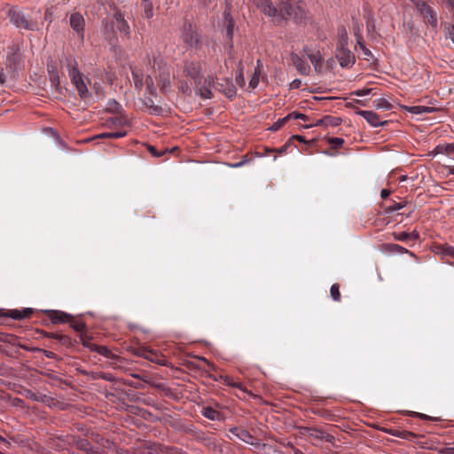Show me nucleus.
Instances as JSON below:
<instances>
[{
	"instance_id": "nucleus-1",
	"label": "nucleus",
	"mask_w": 454,
	"mask_h": 454,
	"mask_svg": "<svg viewBox=\"0 0 454 454\" xmlns=\"http://www.w3.org/2000/svg\"><path fill=\"white\" fill-rule=\"evenodd\" d=\"M255 6L266 16L271 17L275 21H283L293 19L301 21L305 18L304 4L293 0H254Z\"/></svg>"
},
{
	"instance_id": "nucleus-2",
	"label": "nucleus",
	"mask_w": 454,
	"mask_h": 454,
	"mask_svg": "<svg viewBox=\"0 0 454 454\" xmlns=\"http://www.w3.org/2000/svg\"><path fill=\"white\" fill-rule=\"evenodd\" d=\"M76 61L69 59L67 63L68 75L71 82L75 86L82 99H87L90 96L83 77L76 67Z\"/></svg>"
},
{
	"instance_id": "nucleus-3",
	"label": "nucleus",
	"mask_w": 454,
	"mask_h": 454,
	"mask_svg": "<svg viewBox=\"0 0 454 454\" xmlns=\"http://www.w3.org/2000/svg\"><path fill=\"white\" fill-rule=\"evenodd\" d=\"M181 38L190 48H200L201 45L200 35L193 28L192 24L184 25Z\"/></svg>"
},
{
	"instance_id": "nucleus-4",
	"label": "nucleus",
	"mask_w": 454,
	"mask_h": 454,
	"mask_svg": "<svg viewBox=\"0 0 454 454\" xmlns=\"http://www.w3.org/2000/svg\"><path fill=\"white\" fill-rule=\"evenodd\" d=\"M11 22L17 27L33 30L35 24L29 20L20 11L12 8L8 12Z\"/></svg>"
},
{
	"instance_id": "nucleus-5",
	"label": "nucleus",
	"mask_w": 454,
	"mask_h": 454,
	"mask_svg": "<svg viewBox=\"0 0 454 454\" xmlns=\"http://www.w3.org/2000/svg\"><path fill=\"white\" fill-rule=\"evenodd\" d=\"M413 3L423 17L424 21L435 27L437 26V18L433 9L426 2L421 0H415Z\"/></svg>"
},
{
	"instance_id": "nucleus-6",
	"label": "nucleus",
	"mask_w": 454,
	"mask_h": 454,
	"mask_svg": "<svg viewBox=\"0 0 454 454\" xmlns=\"http://www.w3.org/2000/svg\"><path fill=\"white\" fill-rule=\"evenodd\" d=\"M301 434L304 436H308L315 440L325 441L326 442H333L334 441V437L332 434L316 427H301Z\"/></svg>"
},
{
	"instance_id": "nucleus-7",
	"label": "nucleus",
	"mask_w": 454,
	"mask_h": 454,
	"mask_svg": "<svg viewBox=\"0 0 454 454\" xmlns=\"http://www.w3.org/2000/svg\"><path fill=\"white\" fill-rule=\"evenodd\" d=\"M43 313L49 317L53 325L70 322L74 319V317L71 314L60 310L47 309L44 310Z\"/></svg>"
},
{
	"instance_id": "nucleus-8",
	"label": "nucleus",
	"mask_w": 454,
	"mask_h": 454,
	"mask_svg": "<svg viewBox=\"0 0 454 454\" xmlns=\"http://www.w3.org/2000/svg\"><path fill=\"white\" fill-rule=\"evenodd\" d=\"M336 58L342 67L353 66L356 61L355 56L348 48H336Z\"/></svg>"
},
{
	"instance_id": "nucleus-9",
	"label": "nucleus",
	"mask_w": 454,
	"mask_h": 454,
	"mask_svg": "<svg viewBox=\"0 0 454 454\" xmlns=\"http://www.w3.org/2000/svg\"><path fill=\"white\" fill-rule=\"evenodd\" d=\"M33 313V309L30 308H25L23 309H8L4 313L0 314V317H8L14 320H21L29 317Z\"/></svg>"
},
{
	"instance_id": "nucleus-10",
	"label": "nucleus",
	"mask_w": 454,
	"mask_h": 454,
	"mask_svg": "<svg viewBox=\"0 0 454 454\" xmlns=\"http://www.w3.org/2000/svg\"><path fill=\"white\" fill-rule=\"evenodd\" d=\"M356 114L363 116L373 127L383 126L387 123V121H381L380 116L372 111L359 110Z\"/></svg>"
},
{
	"instance_id": "nucleus-11",
	"label": "nucleus",
	"mask_w": 454,
	"mask_h": 454,
	"mask_svg": "<svg viewBox=\"0 0 454 454\" xmlns=\"http://www.w3.org/2000/svg\"><path fill=\"white\" fill-rule=\"evenodd\" d=\"M114 18L115 20L117 29L120 33L129 36L130 34V29L128 22L124 19V14L118 9L114 11Z\"/></svg>"
},
{
	"instance_id": "nucleus-12",
	"label": "nucleus",
	"mask_w": 454,
	"mask_h": 454,
	"mask_svg": "<svg viewBox=\"0 0 454 454\" xmlns=\"http://www.w3.org/2000/svg\"><path fill=\"white\" fill-rule=\"evenodd\" d=\"M148 454H184L182 450L172 447L166 446L162 444H154L149 450Z\"/></svg>"
},
{
	"instance_id": "nucleus-13",
	"label": "nucleus",
	"mask_w": 454,
	"mask_h": 454,
	"mask_svg": "<svg viewBox=\"0 0 454 454\" xmlns=\"http://www.w3.org/2000/svg\"><path fill=\"white\" fill-rule=\"evenodd\" d=\"M184 73L198 82L200 79V64L199 62H186L184 65Z\"/></svg>"
},
{
	"instance_id": "nucleus-14",
	"label": "nucleus",
	"mask_w": 454,
	"mask_h": 454,
	"mask_svg": "<svg viewBox=\"0 0 454 454\" xmlns=\"http://www.w3.org/2000/svg\"><path fill=\"white\" fill-rule=\"evenodd\" d=\"M215 78L212 75H208L205 78L204 85L198 89L197 93L205 99L212 98V92L210 87L215 83Z\"/></svg>"
},
{
	"instance_id": "nucleus-15",
	"label": "nucleus",
	"mask_w": 454,
	"mask_h": 454,
	"mask_svg": "<svg viewBox=\"0 0 454 454\" xmlns=\"http://www.w3.org/2000/svg\"><path fill=\"white\" fill-rule=\"evenodd\" d=\"M85 21L78 12H74L70 16V26L78 34L83 35Z\"/></svg>"
},
{
	"instance_id": "nucleus-16",
	"label": "nucleus",
	"mask_w": 454,
	"mask_h": 454,
	"mask_svg": "<svg viewBox=\"0 0 454 454\" xmlns=\"http://www.w3.org/2000/svg\"><path fill=\"white\" fill-rule=\"evenodd\" d=\"M230 432L244 442L253 444L254 436L247 430L235 427H231Z\"/></svg>"
},
{
	"instance_id": "nucleus-17",
	"label": "nucleus",
	"mask_w": 454,
	"mask_h": 454,
	"mask_svg": "<svg viewBox=\"0 0 454 454\" xmlns=\"http://www.w3.org/2000/svg\"><path fill=\"white\" fill-rule=\"evenodd\" d=\"M294 65L295 66L297 71L302 75H308L310 72V67L307 64V62L300 58L298 55H293L292 57Z\"/></svg>"
},
{
	"instance_id": "nucleus-18",
	"label": "nucleus",
	"mask_w": 454,
	"mask_h": 454,
	"mask_svg": "<svg viewBox=\"0 0 454 454\" xmlns=\"http://www.w3.org/2000/svg\"><path fill=\"white\" fill-rule=\"evenodd\" d=\"M382 249L384 252L394 253V254H409L411 256H415V254L406 249L405 247L394 243H387L382 246Z\"/></svg>"
},
{
	"instance_id": "nucleus-19",
	"label": "nucleus",
	"mask_w": 454,
	"mask_h": 454,
	"mask_svg": "<svg viewBox=\"0 0 454 454\" xmlns=\"http://www.w3.org/2000/svg\"><path fill=\"white\" fill-rule=\"evenodd\" d=\"M141 356L143 357H145V359H147L151 362L156 363L158 364H162V365L166 364L164 356L162 355L159 354L158 352H153L152 350H144L142 352Z\"/></svg>"
},
{
	"instance_id": "nucleus-20",
	"label": "nucleus",
	"mask_w": 454,
	"mask_h": 454,
	"mask_svg": "<svg viewBox=\"0 0 454 454\" xmlns=\"http://www.w3.org/2000/svg\"><path fill=\"white\" fill-rule=\"evenodd\" d=\"M201 414L210 420H220L222 419L221 413L210 406L204 407L201 411Z\"/></svg>"
},
{
	"instance_id": "nucleus-21",
	"label": "nucleus",
	"mask_w": 454,
	"mask_h": 454,
	"mask_svg": "<svg viewBox=\"0 0 454 454\" xmlns=\"http://www.w3.org/2000/svg\"><path fill=\"white\" fill-rule=\"evenodd\" d=\"M348 36L347 29L344 27L338 28L337 48H348Z\"/></svg>"
},
{
	"instance_id": "nucleus-22",
	"label": "nucleus",
	"mask_w": 454,
	"mask_h": 454,
	"mask_svg": "<svg viewBox=\"0 0 454 454\" xmlns=\"http://www.w3.org/2000/svg\"><path fill=\"white\" fill-rule=\"evenodd\" d=\"M341 123V119L340 117L333 116H325L323 119H320L315 124L316 126L325 125V126H332L336 127Z\"/></svg>"
},
{
	"instance_id": "nucleus-23",
	"label": "nucleus",
	"mask_w": 454,
	"mask_h": 454,
	"mask_svg": "<svg viewBox=\"0 0 454 454\" xmlns=\"http://www.w3.org/2000/svg\"><path fill=\"white\" fill-rule=\"evenodd\" d=\"M256 64L257 65H256V67L254 68V74L249 82V86L252 89H255L257 87V85L259 83V78L261 75L262 68V64L260 59L257 60Z\"/></svg>"
},
{
	"instance_id": "nucleus-24",
	"label": "nucleus",
	"mask_w": 454,
	"mask_h": 454,
	"mask_svg": "<svg viewBox=\"0 0 454 454\" xmlns=\"http://www.w3.org/2000/svg\"><path fill=\"white\" fill-rule=\"evenodd\" d=\"M154 97L145 96V105L148 108L149 114H159L161 113V107L154 104Z\"/></svg>"
},
{
	"instance_id": "nucleus-25",
	"label": "nucleus",
	"mask_w": 454,
	"mask_h": 454,
	"mask_svg": "<svg viewBox=\"0 0 454 454\" xmlns=\"http://www.w3.org/2000/svg\"><path fill=\"white\" fill-rule=\"evenodd\" d=\"M20 60V54L12 48V53H8L7 55V66L10 68H16Z\"/></svg>"
},
{
	"instance_id": "nucleus-26",
	"label": "nucleus",
	"mask_w": 454,
	"mask_h": 454,
	"mask_svg": "<svg viewBox=\"0 0 454 454\" xmlns=\"http://www.w3.org/2000/svg\"><path fill=\"white\" fill-rule=\"evenodd\" d=\"M308 57L310 60V62L312 63V65L314 66V68L317 72H320L321 71V68H322V63H323V58L321 57V55L319 54V52L317 53H309L308 54Z\"/></svg>"
},
{
	"instance_id": "nucleus-27",
	"label": "nucleus",
	"mask_w": 454,
	"mask_h": 454,
	"mask_svg": "<svg viewBox=\"0 0 454 454\" xmlns=\"http://www.w3.org/2000/svg\"><path fill=\"white\" fill-rule=\"evenodd\" d=\"M203 444L207 447L208 450L214 451L215 454L221 452V448L213 436H209L208 439H203Z\"/></svg>"
},
{
	"instance_id": "nucleus-28",
	"label": "nucleus",
	"mask_w": 454,
	"mask_h": 454,
	"mask_svg": "<svg viewBox=\"0 0 454 454\" xmlns=\"http://www.w3.org/2000/svg\"><path fill=\"white\" fill-rule=\"evenodd\" d=\"M143 16L151 19L153 16V5L150 0H142Z\"/></svg>"
},
{
	"instance_id": "nucleus-29",
	"label": "nucleus",
	"mask_w": 454,
	"mask_h": 454,
	"mask_svg": "<svg viewBox=\"0 0 454 454\" xmlns=\"http://www.w3.org/2000/svg\"><path fill=\"white\" fill-rule=\"evenodd\" d=\"M408 111L414 114H422L426 113H432L434 111V108L424 106H414L408 107Z\"/></svg>"
},
{
	"instance_id": "nucleus-30",
	"label": "nucleus",
	"mask_w": 454,
	"mask_h": 454,
	"mask_svg": "<svg viewBox=\"0 0 454 454\" xmlns=\"http://www.w3.org/2000/svg\"><path fill=\"white\" fill-rule=\"evenodd\" d=\"M437 253L444 256L454 258V247L449 245H441L437 247Z\"/></svg>"
},
{
	"instance_id": "nucleus-31",
	"label": "nucleus",
	"mask_w": 454,
	"mask_h": 454,
	"mask_svg": "<svg viewBox=\"0 0 454 454\" xmlns=\"http://www.w3.org/2000/svg\"><path fill=\"white\" fill-rule=\"evenodd\" d=\"M94 348V352H97L107 358H115V355L112 353V351L106 346L96 345V347H92Z\"/></svg>"
},
{
	"instance_id": "nucleus-32",
	"label": "nucleus",
	"mask_w": 454,
	"mask_h": 454,
	"mask_svg": "<svg viewBox=\"0 0 454 454\" xmlns=\"http://www.w3.org/2000/svg\"><path fill=\"white\" fill-rule=\"evenodd\" d=\"M92 337L88 335L86 333L80 334V340L83 347L89 348L90 351H93L94 348L92 347H96L97 344L91 342Z\"/></svg>"
},
{
	"instance_id": "nucleus-33",
	"label": "nucleus",
	"mask_w": 454,
	"mask_h": 454,
	"mask_svg": "<svg viewBox=\"0 0 454 454\" xmlns=\"http://www.w3.org/2000/svg\"><path fill=\"white\" fill-rule=\"evenodd\" d=\"M127 135V131H117V132H105L98 136V138H113L117 139L123 137Z\"/></svg>"
},
{
	"instance_id": "nucleus-34",
	"label": "nucleus",
	"mask_w": 454,
	"mask_h": 454,
	"mask_svg": "<svg viewBox=\"0 0 454 454\" xmlns=\"http://www.w3.org/2000/svg\"><path fill=\"white\" fill-rule=\"evenodd\" d=\"M389 433L394 436H398L403 439L411 440L416 437V434L406 430L398 431V430H390Z\"/></svg>"
},
{
	"instance_id": "nucleus-35",
	"label": "nucleus",
	"mask_w": 454,
	"mask_h": 454,
	"mask_svg": "<svg viewBox=\"0 0 454 454\" xmlns=\"http://www.w3.org/2000/svg\"><path fill=\"white\" fill-rule=\"evenodd\" d=\"M70 326L80 334L84 333L86 331V324L82 321H73V319L69 322Z\"/></svg>"
},
{
	"instance_id": "nucleus-36",
	"label": "nucleus",
	"mask_w": 454,
	"mask_h": 454,
	"mask_svg": "<svg viewBox=\"0 0 454 454\" xmlns=\"http://www.w3.org/2000/svg\"><path fill=\"white\" fill-rule=\"evenodd\" d=\"M444 35L446 39H450L454 43V25L450 23H445Z\"/></svg>"
},
{
	"instance_id": "nucleus-37",
	"label": "nucleus",
	"mask_w": 454,
	"mask_h": 454,
	"mask_svg": "<svg viewBox=\"0 0 454 454\" xmlns=\"http://www.w3.org/2000/svg\"><path fill=\"white\" fill-rule=\"evenodd\" d=\"M132 76L134 80L135 88L137 90H142L143 87V75L142 74H139L138 72L132 70Z\"/></svg>"
},
{
	"instance_id": "nucleus-38",
	"label": "nucleus",
	"mask_w": 454,
	"mask_h": 454,
	"mask_svg": "<svg viewBox=\"0 0 454 454\" xmlns=\"http://www.w3.org/2000/svg\"><path fill=\"white\" fill-rule=\"evenodd\" d=\"M331 297L335 301H340V285L335 283L330 288Z\"/></svg>"
},
{
	"instance_id": "nucleus-39",
	"label": "nucleus",
	"mask_w": 454,
	"mask_h": 454,
	"mask_svg": "<svg viewBox=\"0 0 454 454\" xmlns=\"http://www.w3.org/2000/svg\"><path fill=\"white\" fill-rule=\"evenodd\" d=\"M406 205V202H393L390 206L386 207L385 211L387 213H393L395 211H397L399 209H402Z\"/></svg>"
},
{
	"instance_id": "nucleus-40",
	"label": "nucleus",
	"mask_w": 454,
	"mask_h": 454,
	"mask_svg": "<svg viewBox=\"0 0 454 454\" xmlns=\"http://www.w3.org/2000/svg\"><path fill=\"white\" fill-rule=\"evenodd\" d=\"M223 91L225 94V96L229 98H232L236 96V88L231 82H228L226 88L223 89Z\"/></svg>"
},
{
	"instance_id": "nucleus-41",
	"label": "nucleus",
	"mask_w": 454,
	"mask_h": 454,
	"mask_svg": "<svg viewBox=\"0 0 454 454\" xmlns=\"http://www.w3.org/2000/svg\"><path fill=\"white\" fill-rule=\"evenodd\" d=\"M51 85L56 88V90L60 91V81L58 73H53L49 75Z\"/></svg>"
},
{
	"instance_id": "nucleus-42",
	"label": "nucleus",
	"mask_w": 454,
	"mask_h": 454,
	"mask_svg": "<svg viewBox=\"0 0 454 454\" xmlns=\"http://www.w3.org/2000/svg\"><path fill=\"white\" fill-rule=\"evenodd\" d=\"M56 340H59L63 346L70 347L72 346V340L69 336L65 334L56 335Z\"/></svg>"
},
{
	"instance_id": "nucleus-43",
	"label": "nucleus",
	"mask_w": 454,
	"mask_h": 454,
	"mask_svg": "<svg viewBox=\"0 0 454 454\" xmlns=\"http://www.w3.org/2000/svg\"><path fill=\"white\" fill-rule=\"evenodd\" d=\"M289 121V116H286L282 119H279L278 121L272 124V126L270 128V130L277 131L282 126L285 125Z\"/></svg>"
},
{
	"instance_id": "nucleus-44",
	"label": "nucleus",
	"mask_w": 454,
	"mask_h": 454,
	"mask_svg": "<svg viewBox=\"0 0 454 454\" xmlns=\"http://www.w3.org/2000/svg\"><path fill=\"white\" fill-rule=\"evenodd\" d=\"M223 379V382L226 385L231 386V387H238V388H239L241 390H244V388L242 387L241 384L235 382L234 380L231 377L224 376Z\"/></svg>"
},
{
	"instance_id": "nucleus-45",
	"label": "nucleus",
	"mask_w": 454,
	"mask_h": 454,
	"mask_svg": "<svg viewBox=\"0 0 454 454\" xmlns=\"http://www.w3.org/2000/svg\"><path fill=\"white\" fill-rule=\"evenodd\" d=\"M235 81L239 86H240V87L245 86L246 82H245V77H244L242 67L239 68V74L236 75Z\"/></svg>"
},
{
	"instance_id": "nucleus-46",
	"label": "nucleus",
	"mask_w": 454,
	"mask_h": 454,
	"mask_svg": "<svg viewBox=\"0 0 454 454\" xmlns=\"http://www.w3.org/2000/svg\"><path fill=\"white\" fill-rule=\"evenodd\" d=\"M393 237L395 240H399V241H405L407 239H409L410 238V235L408 232L406 231H402V232H393Z\"/></svg>"
},
{
	"instance_id": "nucleus-47",
	"label": "nucleus",
	"mask_w": 454,
	"mask_h": 454,
	"mask_svg": "<svg viewBox=\"0 0 454 454\" xmlns=\"http://www.w3.org/2000/svg\"><path fill=\"white\" fill-rule=\"evenodd\" d=\"M343 143L344 140L340 137H331L329 139V144H331L334 148L341 146Z\"/></svg>"
},
{
	"instance_id": "nucleus-48",
	"label": "nucleus",
	"mask_w": 454,
	"mask_h": 454,
	"mask_svg": "<svg viewBox=\"0 0 454 454\" xmlns=\"http://www.w3.org/2000/svg\"><path fill=\"white\" fill-rule=\"evenodd\" d=\"M226 19L228 20V25H227V28H226L227 35L230 38H231L232 37V34H233L234 22H233L231 18H230V19L226 18Z\"/></svg>"
},
{
	"instance_id": "nucleus-49",
	"label": "nucleus",
	"mask_w": 454,
	"mask_h": 454,
	"mask_svg": "<svg viewBox=\"0 0 454 454\" xmlns=\"http://www.w3.org/2000/svg\"><path fill=\"white\" fill-rule=\"evenodd\" d=\"M286 116H289V120L291 118H293V119H301L303 121H307V119H308L307 115L301 114V113H296V112H293L289 114H287Z\"/></svg>"
},
{
	"instance_id": "nucleus-50",
	"label": "nucleus",
	"mask_w": 454,
	"mask_h": 454,
	"mask_svg": "<svg viewBox=\"0 0 454 454\" xmlns=\"http://www.w3.org/2000/svg\"><path fill=\"white\" fill-rule=\"evenodd\" d=\"M371 91H372V89H362V90H355L351 94L357 96V97H363V96L368 95L369 93H371Z\"/></svg>"
},
{
	"instance_id": "nucleus-51",
	"label": "nucleus",
	"mask_w": 454,
	"mask_h": 454,
	"mask_svg": "<svg viewBox=\"0 0 454 454\" xmlns=\"http://www.w3.org/2000/svg\"><path fill=\"white\" fill-rule=\"evenodd\" d=\"M289 145H290V144L287 143V144L284 145L283 146H281V147H279L278 149H270V150L267 149L266 151L267 152H276V153L281 154V153H284L286 152V150H287Z\"/></svg>"
},
{
	"instance_id": "nucleus-52",
	"label": "nucleus",
	"mask_w": 454,
	"mask_h": 454,
	"mask_svg": "<svg viewBox=\"0 0 454 454\" xmlns=\"http://www.w3.org/2000/svg\"><path fill=\"white\" fill-rule=\"evenodd\" d=\"M361 51L364 59H369V58L372 57V51L365 45H362Z\"/></svg>"
},
{
	"instance_id": "nucleus-53",
	"label": "nucleus",
	"mask_w": 454,
	"mask_h": 454,
	"mask_svg": "<svg viewBox=\"0 0 454 454\" xmlns=\"http://www.w3.org/2000/svg\"><path fill=\"white\" fill-rule=\"evenodd\" d=\"M410 416L411 417H417V418H419L421 419H432L431 417H429L428 415H426V414H423V413H419V412H416V411H411L410 413Z\"/></svg>"
},
{
	"instance_id": "nucleus-54",
	"label": "nucleus",
	"mask_w": 454,
	"mask_h": 454,
	"mask_svg": "<svg viewBox=\"0 0 454 454\" xmlns=\"http://www.w3.org/2000/svg\"><path fill=\"white\" fill-rule=\"evenodd\" d=\"M438 452L441 454H454L453 447H443L438 450Z\"/></svg>"
},
{
	"instance_id": "nucleus-55",
	"label": "nucleus",
	"mask_w": 454,
	"mask_h": 454,
	"mask_svg": "<svg viewBox=\"0 0 454 454\" xmlns=\"http://www.w3.org/2000/svg\"><path fill=\"white\" fill-rule=\"evenodd\" d=\"M27 397L31 400H34V401H41V397L38 395H36L35 393H33L31 391L27 392Z\"/></svg>"
},
{
	"instance_id": "nucleus-56",
	"label": "nucleus",
	"mask_w": 454,
	"mask_h": 454,
	"mask_svg": "<svg viewBox=\"0 0 454 454\" xmlns=\"http://www.w3.org/2000/svg\"><path fill=\"white\" fill-rule=\"evenodd\" d=\"M447 8L454 13V0H443Z\"/></svg>"
},
{
	"instance_id": "nucleus-57",
	"label": "nucleus",
	"mask_w": 454,
	"mask_h": 454,
	"mask_svg": "<svg viewBox=\"0 0 454 454\" xmlns=\"http://www.w3.org/2000/svg\"><path fill=\"white\" fill-rule=\"evenodd\" d=\"M146 96L156 98L157 93L155 86L151 87V90L146 88Z\"/></svg>"
},
{
	"instance_id": "nucleus-58",
	"label": "nucleus",
	"mask_w": 454,
	"mask_h": 454,
	"mask_svg": "<svg viewBox=\"0 0 454 454\" xmlns=\"http://www.w3.org/2000/svg\"><path fill=\"white\" fill-rule=\"evenodd\" d=\"M301 84V81L299 79H295L291 82L290 86L292 89H298V88H300Z\"/></svg>"
},
{
	"instance_id": "nucleus-59",
	"label": "nucleus",
	"mask_w": 454,
	"mask_h": 454,
	"mask_svg": "<svg viewBox=\"0 0 454 454\" xmlns=\"http://www.w3.org/2000/svg\"><path fill=\"white\" fill-rule=\"evenodd\" d=\"M145 84H146L147 89H150V90H151V87L154 86L153 78L150 75L146 76Z\"/></svg>"
},
{
	"instance_id": "nucleus-60",
	"label": "nucleus",
	"mask_w": 454,
	"mask_h": 454,
	"mask_svg": "<svg viewBox=\"0 0 454 454\" xmlns=\"http://www.w3.org/2000/svg\"><path fill=\"white\" fill-rule=\"evenodd\" d=\"M148 150L149 152L153 155V156H156V157H159L160 156L162 153H158L156 148L153 145H149L148 146Z\"/></svg>"
},
{
	"instance_id": "nucleus-61",
	"label": "nucleus",
	"mask_w": 454,
	"mask_h": 454,
	"mask_svg": "<svg viewBox=\"0 0 454 454\" xmlns=\"http://www.w3.org/2000/svg\"><path fill=\"white\" fill-rule=\"evenodd\" d=\"M169 88H170L169 82H166L165 81V82H163L160 90H161L162 92H166L168 90H169Z\"/></svg>"
},
{
	"instance_id": "nucleus-62",
	"label": "nucleus",
	"mask_w": 454,
	"mask_h": 454,
	"mask_svg": "<svg viewBox=\"0 0 454 454\" xmlns=\"http://www.w3.org/2000/svg\"><path fill=\"white\" fill-rule=\"evenodd\" d=\"M409 239L416 240L419 238V234L417 231H413L411 233H409Z\"/></svg>"
},
{
	"instance_id": "nucleus-63",
	"label": "nucleus",
	"mask_w": 454,
	"mask_h": 454,
	"mask_svg": "<svg viewBox=\"0 0 454 454\" xmlns=\"http://www.w3.org/2000/svg\"><path fill=\"white\" fill-rule=\"evenodd\" d=\"M447 153H454V144H449L445 147Z\"/></svg>"
},
{
	"instance_id": "nucleus-64",
	"label": "nucleus",
	"mask_w": 454,
	"mask_h": 454,
	"mask_svg": "<svg viewBox=\"0 0 454 454\" xmlns=\"http://www.w3.org/2000/svg\"><path fill=\"white\" fill-rule=\"evenodd\" d=\"M389 194H390V191L387 190V189H383L380 192V197L384 200L387 199L389 196Z\"/></svg>"
}]
</instances>
